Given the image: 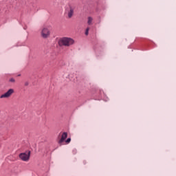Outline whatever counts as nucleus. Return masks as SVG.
Wrapping results in <instances>:
<instances>
[{"mask_svg":"<svg viewBox=\"0 0 176 176\" xmlns=\"http://www.w3.org/2000/svg\"><path fill=\"white\" fill-rule=\"evenodd\" d=\"M75 44V40L70 37H62L58 41V45L60 47H71L73 45Z\"/></svg>","mask_w":176,"mask_h":176,"instance_id":"f257e3e1","label":"nucleus"},{"mask_svg":"<svg viewBox=\"0 0 176 176\" xmlns=\"http://www.w3.org/2000/svg\"><path fill=\"white\" fill-rule=\"evenodd\" d=\"M50 28L52 26L44 25L41 29V36L43 39H47L50 36Z\"/></svg>","mask_w":176,"mask_h":176,"instance_id":"f03ea898","label":"nucleus"},{"mask_svg":"<svg viewBox=\"0 0 176 176\" xmlns=\"http://www.w3.org/2000/svg\"><path fill=\"white\" fill-rule=\"evenodd\" d=\"M30 156H31L30 151H26L25 153H22L19 154V158L23 162H28V160H30Z\"/></svg>","mask_w":176,"mask_h":176,"instance_id":"7ed1b4c3","label":"nucleus"},{"mask_svg":"<svg viewBox=\"0 0 176 176\" xmlns=\"http://www.w3.org/2000/svg\"><path fill=\"white\" fill-rule=\"evenodd\" d=\"M75 8L72 7V6H69L66 8V13L67 14L68 19H72V16H74V12Z\"/></svg>","mask_w":176,"mask_h":176,"instance_id":"20e7f679","label":"nucleus"},{"mask_svg":"<svg viewBox=\"0 0 176 176\" xmlns=\"http://www.w3.org/2000/svg\"><path fill=\"white\" fill-rule=\"evenodd\" d=\"M14 93V89H10L8 90L7 92H6L5 94H2L0 96V98H9V97H10L12 96V94H13Z\"/></svg>","mask_w":176,"mask_h":176,"instance_id":"39448f33","label":"nucleus"},{"mask_svg":"<svg viewBox=\"0 0 176 176\" xmlns=\"http://www.w3.org/2000/svg\"><path fill=\"white\" fill-rule=\"evenodd\" d=\"M67 137H68V133L67 132H64L61 135L60 140L58 141V144L61 145V144L67 140Z\"/></svg>","mask_w":176,"mask_h":176,"instance_id":"423d86ee","label":"nucleus"},{"mask_svg":"<svg viewBox=\"0 0 176 176\" xmlns=\"http://www.w3.org/2000/svg\"><path fill=\"white\" fill-rule=\"evenodd\" d=\"M93 20H94L93 17L91 16L88 17V21H87L88 25H91L93 24Z\"/></svg>","mask_w":176,"mask_h":176,"instance_id":"0eeeda50","label":"nucleus"},{"mask_svg":"<svg viewBox=\"0 0 176 176\" xmlns=\"http://www.w3.org/2000/svg\"><path fill=\"white\" fill-rule=\"evenodd\" d=\"M65 142H66V144H69V142H71V138H67V139L65 140Z\"/></svg>","mask_w":176,"mask_h":176,"instance_id":"6e6552de","label":"nucleus"},{"mask_svg":"<svg viewBox=\"0 0 176 176\" xmlns=\"http://www.w3.org/2000/svg\"><path fill=\"white\" fill-rule=\"evenodd\" d=\"M89 30H90V28H87V29H86V31H85V35H89Z\"/></svg>","mask_w":176,"mask_h":176,"instance_id":"1a4fd4ad","label":"nucleus"},{"mask_svg":"<svg viewBox=\"0 0 176 176\" xmlns=\"http://www.w3.org/2000/svg\"><path fill=\"white\" fill-rule=\"evenodd\" d=\"M10 82H11L12 83H14V82H16V80H14V78H12L10 79Z\"/></svg>","mask_w":176,"mask_h":176,"instance_id":"9d476101","label":"nucleus"},{"mask_svg":"<svg viewBox=\"0 0 176 176\" xmlns=\"http://www.w3.org/2000/svg\"><path fill=\"white\" fill-rule=\"evenodd\" d=\"M104 96V97L103 98L104 101H106V102L108 101L109 100L108 97L105 96V95Z\"/></svg>","mask_w":176,"mask_h":176,"instance_id":"9b49d317","label":"nucleus"},{"mask_svg":"<svg viewBox=\"0 0 176 176\" xmlns=\"http://www.w3.org/2000/svg\"><path fill=\"white\" fill-rule=\"evenodd\" d=\"M28 82H25V86H28Z\"/></svg>","mask_w":176,"mask_h":176,"instance_id":"f8f14e48","label":"nucleus"},{"mask_svg":"<svg viewBox=\"0 0 176 176\" xmlns=\"http://www.w3.org/2000/svg\"><path fill=\"white\" fill-rule=\"evenodd\" d=\"M73 153L75 154V153H76V149H74L73 150Z\"/></svg>","mask_w":176,"mask_h":176,"instance_id":"ddd939ff","label":"nucleus"}]
</instances>
